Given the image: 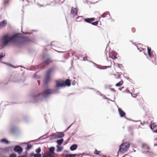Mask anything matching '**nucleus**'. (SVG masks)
I'll use <instances>...</instances> for the list:
<instances>
[{
  "mask_svg": "<svg viewBox=\"0 0 157 157\" xmlns=\"http://www.w3.org/2000/svg\"><path fill=\"white\" fill-rule=\"evenodd\" d=\"M56 92V91L47 88L40 94L31 95L30 98L32 99L31 101L34 102H37L40 100L46 101L52 95L55 94Z\"/></svg>",
  "mask_w": 157,
  "mask_h": 157,
  "instance_id": "1",
  "label": "nucleus"
},
{
  "mask_svg": "<svg viewBox=\"0 0 157 157\" xmlns=\"http://www.w3.org/2000/svg\"><path fill=\"white\" fill-rule=\"evenodd\" d=\"M21 33H15L11 35V43L16 44L18 46L20 45V43H21Z\"/></svg>",
  "mask_w": 157,
  "mask_h": 157,
  "instance_id": "2",
  "label": "nucleus"
},
{
  "mask_svg": "<svg viewBox=\"0 0 157 157\" xmlns=\"http://www.w3.org/2000/svg\"><path fill=\"white\" fill-rule=\"evenodd\" d=\"M11 36H9L8 34H5L2 38V42L0 46L3 48L8 45L9 43H11Z\"/></svg>",
  "mask_w": 157,
  "mask_h": 157,
  "instance_id": "3",
  "label": "nucleus"
},
{
  "mask_svg": "<svg viewBox=\"0 0 157 157\" xmlns=\"http://www.w3.org/2000/svg\"><path fill=\"white\" fill-rule=\"evenodd\" d=\"M129 146L130 144L128 143H122L120 146L119 151L121 153H124L128 151Z\"/></svg>",
  "mask_w": 157,
  "mask_h": 157,
  "instance_id": "4",
  "label": "nucleus"
},
{
  "mask_svg": "<svg viewBox=\"0 0 157 157\" xmlns=\"http://www.w3.org/2000/svg\"><path fill=\"white\" fill-rule=\"evenodd\" d=\"M54 69V67H52L48 69V70L46 73V75L44 81V85L45 86H47L48 84L49 81V78L50 76L51 73L53 71Z\"/></svg>",
  "mask_w": 157,
  "mask_h": 157,
  "instance_id": "5",
  "label": "nucleus"
},
{
  "mask_svg": "<svg viewBox=\"0 0 157 157\" xmlns=\"http://www.w3.org/2000/svg\"><path fill=\"white\" fill-rule=\"evenodd\" d=\"M147 48L148 56L150 57V58H154V61L152 59V61L156 65L157 64V58L153 54V52H151V48H149L148 47H147Z\"/></svg>",
  "mask_w": 157,
  "mask_h": 157,
  "instance_id": "6",
  "label": "nucleus"
},
{
  "mask_svg": "<svg viewBox=\"0 0 157 157\" xmlns=\"http://www.w3.org/2000/svg\"><path fill=\"white\" fill-rule=\"evenodd\" d=\"M21 43H20V45L23 44L24 43H28L33 41L29 39L28 37L22 36L21 34L20 39Z\"/></svg>",
  "mask_w": 157,
  "mask_h": 157,
  "instance_id": "7",
  "label": "nucleus"
},
{
  "mask_svg": "<svg viewBox=\"0 0 157 157\" xmlns=\"http://www.w3.org/2000/svg\"><path fill=\"white\" fill-rule=\"evenodd\" d=\"M143 152L146 153L149 152L150 147L149 146L146 144H142L141 146Z\"/></svg>",
  "mask_w": 157,
  "mask_h": 157,
  "instance_id": "8",
  "label": "nucleus"
},
{
  "mask_svg": "<svg viewBox=\"0 0 157 157\" xmlns=\"http://www.w3.org/2000/svg\"><path fill=\"white\" fill-rule=\"evenodd\" d=\"M13 150L14 151L17 152L19 154H21L23 151V149L20 146L18 145L16 146Z\"/></svg>",
  "mask_w": 157,
  "mask_h": 157,
  "instance_id": "9",
  "label": "nucleus"
},
{
  "mask_svg": "<svg viewBox=\"0 0 157 157\" xmlns=\"http://www.w3.org/2000/svg\"><path fill=\"white\" fill-rule=\"evenodd\" d=\"M9 130L14 133H15L17 131V127L13 124H12L10 125L9 127Z\"/></svg>",
  "mask_w": 157,
  "mask_h": 157,
  "instance_id": "10",
  "label": "nucleus"
},
{
  "mask_svg": "<svg viewBox=\"0 0 157 157\" xmlns=\"http://www.w3.org/2000/svg\"><path fill=\"white\" fill-rule=\"evenodd\" d=\"M78 9L77 8H74L72 7L71 10V14L74 15H76L78 14Z\"/></svg>",
  "mask_w": 157,
  "mask_h": 157,
  "instance_id": "11",
  "label": "nucleus"
},
{
  "mask_svg": "<svg viewBox=\"0 0 157 157\" xmlns=\"http://www.w3.org/2000/svg\"><path fill=\"white\" fill-rule=\"evenodd\" d=\"M95 20V18L94 17L87 18L84 19V21L86 22L91 23L92 22Z\"/></svg>",
  "mask_w": 157,
  "mask_h": 157,
  "instance_id": "12",
  "label": "nucleus"
},
{
  "mask_svg": "<svg viewBox=\"0 0 157 157\" xmlns=\"http://www.w3.org/2000/svg\"><path fill=\"white\" fill-rule=\"evenodd\" d=\"M56 88H59L60 87H64V84L63 82L61 83L58 81H56Z\"/></svg>",
  "mask_w": 157,
  "mask_h": 157,
  "instance_id": "13",
  "label": "nucleus"
},
{
  "mask_svg": "<svg viewBox=\"0 0 157 157\" xmlns=\"http://www.w3.org/2000/svg\"><path fill=\"white\" fill-rule=\"evenodd\" d=\"M64 83V87L66 86H70L71 85L70 80L69 79H67L64 82H63Z\"/></svg>",
  "mask_w": 157,
  "mask_h": 157,
  "instance_id": "14",
  "label": "nucleus"
},
{
  "mask_svg": "<svg viewBox=\"0 0 157 157\" xmlns=\"http://www.w3.org/2000/svg\"><path fill=\"white\" fill-rule=\"evenodd\" d=\"M55 149V147H50L49 149V152L47 153L50 154L51 155H54L55 156V153L54 152Z\"/></svg>",
  "mask_w": 157,
  "mask_h": 157,
  "instance_id": "15",
  "label": "nucleus"
},
{
  "mask_svg": "<svg viewBox=\"0 0 157 157\" xmlns=\"http://www.w3.org/2000/svg\"><path fill=\"white\" fill-rule=\"evenodd\" d=\"M118 111L120 116L121 117H124L125 115V113L120 108L118 109Z\"/></svg>",
  "mask_w": 157,
  "mask_h": 157,
  "instance_id": "16",
  "label": "nucleus"
},
{
  "mask_svg": "<svg viewBox=\"0 0 157 157\" xmlns=\"http://www.w3.org/2000/svg\"><path fill=\"white\" fill-rule=\"evenodd\" d=\"M7 24V21L4 20L0 22V29L5 27Z\"/></svg>",
  "mask_w": 157,
  "mask_h": 157,
  "instance_id": "17",
  "label": "nucleus"
},
{
  "mask_svg": "<svg viewBox=\"0 0 157 157\" xmlns=\"http://www.w3.org/2000/svg\"><path fill=\"white\" fill-rule=\"evenodd\" d=\"M56 135L57 138H61L64 136V134L62 132H58Z\"/></svg>",
  "mask_w": 157,
  "mask_h": 157,
  "instance_id": "18",
  "label": "nucleus"
},
{
  "mask_svg": "<svg viewBox=\"0 0 157 157\" xmlns=\"http://www.w3.org/2000/svg\"><path fill=\"white\" fill-rule=\"evenodd\" d=\"M78 146L76 144H73L70 147V149L71 151H74L75 150L77 147Z\"/></svg>",
  "mask_w": 157,
  "mask_h": 157,
  "instance_id": "19",
  "label": "nucleus"
},
{
  "mask_svg": "<svg viewBox=\"0 0 157 157\" xmlns=\"http://www.w3.org/2000/svg\"><path fill=\"white\" fill-rule=\"evenodd\" d=\"M30 156H33L34 157H41V155L40 153L34 154L33 153H32L30 154Z\"/></svg>",
  "mask_w": 157,
  "mask_h": 157,
  "instance_id": "20",
  "label": "nucleus"
},
{
  "mask_svg": "<svg viewBox=\"0 0 157 157\" xmlns=\"http://www.w3.org/2000/svg\"><path fill=\"white\" fill-rule=\"evenodd\" d=\"M54 155H51L50 154L45 153L44 155H43L42 157H54Z\"/></svg>",
  "mask_w": 157,
  "mask_h": 157,
  "instance_id": "21",
  "label": "nucleus"
},
{
  "mask_svg": "<svg viewBox=\"0 0 157 157\" xmlns=\"http://www.w3.org/2000/svg\"><path fill=\"white\" fill-rule=\"evenodd\" d=\"M157 126V125L154 122L151 124L150 128L151 129L153 130V129L155 128Z\"/></svg>",
  "mask_w": 157,
  "mask_h": 157,
  "instance_id": "22",
  "label": "nucleus"
},
{
  "mask_svg": "<svg viewBox=\"0 0 157 157\" xmlns=\"http://www.w3.org/2000/svg\"><path fill=\"white\" fill-rule=\"evenodd\" d=\"M63 141V139H61L60 140H58L56 141V143L58 144V145H61Z\"/></svg>",
  "mask_w": 157,
  "mask_h": 157,
  "instance_id": "23",
  "label": "nucleus"
},
{
  "mask_svg": "<svg viewBox=\"0 0 157 157\" xmlns=\"http://www.w3.org/2000/svg\"><path fill=\"white\" fill-rule=\"evenodd\" d=\"M52 61L49 58H48L46 60H44L43 62L44 63L48 64L49 63Z\"/></svg>",
  "mask_w": 157,
  "mask_h": 157,
  "instance_id": "24",
  "label": "nucleus"
},
{
  "mask_svg": "<svg viewBox=\"0 0 157 157\" xmlns=\"http://www.w3.org/2000/svg\"><path fill=\"white\" fill-rule=\"evenodd\" d=\"M123 83V81L122 80H121L118 82L116 84L117 86H121Z\"/></svg>",
  "mask_w": 157,
  "mask_h": 157,
  "instance_id": "25",
  "label": "nucleus"
},
{
  "mask_svg": "<svg viewBox=\"0 0 157 157\" xmlns=\"http://www.w3.org/2000/svg\"><path fill=\"white\" fill-rule=\"evenodd\" d=\"M56 147L57 148V149L56 150V151L58 152H59L62 150V148L61 147H60L58 145H57Z\"/></svg>",
  "mask_w": 157,
  "mask_h": 157,
  "instance_id": "26",
  "label": "nucleus"
},
{
  "mask_svg": "<svg viewBox=\"0 0 157 157\" xmlns=\"http://www.w3.org/2000/svg\"><path fill=\"white\" fill-rule=\"evenodd\" d=\"M109 57L113 59H115L117 58V57L113 54H110L109 55Z\"/></svg>",
  "mask_w": 157,
  "mask_h": 157,
  "instance_id": "27",
  "label": "nucleus"
},
{
  "mask_svg": "<svg viewBox=\"0 0 157 157\" xmlns=\"http://www.w3.org/2000/svg\"><path fill=\"white\" fill-rule=\"evenodd\" d=\"M51 139H57V137L56 136V135H55V134H52L51 135Z\"/></svg>",
  "mask_w": 157,
  "mask_h": 157,
  "instance_id": "28",
  "label": "nucleus"
},
{
  "mask_svg": "<svg viewBox=\"0 0 157 157\" xmlns=\"http://www.w3.org/2000/svg\"><path fill=\"white\" fill-rule=\"evenodd\" d=\"M1 141V142H5L6 144H9V141L8 140H7L5 139H2Z\"/></svg>",
  "mask_w": 157,
  "mask_h": 157,
  "instance_id": "29",
  "label": "nucleus"
},
{
  "mask_svg": "<svg viewBox=\"0 0 157 157\" xmlns=\"http://www.w3.org/2000/svg\"><path fill=\"white\" fill-rule=\"evenodd\" d=\"M110 67V66H100L99 65V67H98V68L99 69H106L107 67Z\"/></svg>",
  "mask_w": 157,
  "mask_h": 157,
  "instance_id": "30",
  "label": "nucleus"
},
{
  "mask_svg": "<svg viewBox=\"0 0 157 157\" xmlns=\"http://www.w3.org/2000/svg\"><path fill=\"white\" fill-rule=\"evenodd\" d=\"M32 147V146L31 145H28L27 147L25 148V149L26 150H29L30 149H31Z\"/></svg>",
  "mask_w": 157,
  "mask_h": 157,
  "instance_id": "31",
  "label": "nucleus"
},
{
  "mask_svg": "<svg viewBox=\"0 0 157 157\" xmlns=\"http://www.w3.org/2000/svg\"><path fill=\"white\" fill-rule=\"evenodd\" d=\"M36 151L37 153H39L41 151V148L40 147H39L37 149H36Z\"/></svg>",
  "mask_w": 157,
  "mask_h": 157,
  "instance_id": "32",
  "label": "nucleus"
},
{
  "mask_svg": "<svg viewBox=\"0 0 157 157\" xmlns=\"http://www.w3.org/2000/svg\"><path fill=\"white\" fill-rule=\"evenodd\" d=\"M117 66L119 68L121 69H122V68H123V66L122 64L117 63Z\"/></svg>",
  "mask_w": 157,
  "mask_h": 157,
  "instance_id": "33",
  "label": "nucleus"
},
{
  "mask_svg": "<svg viewBox=\"0 0 157 157\" xmlns=\"http://www.w3.org/2000/svg\"><path fill=\"white\" fill-rule=\"evenodd\" d=\"M91 24L93 25L96 26L98 24V21L92 22Z\"/></svg>",
  "mask_w": 157,
  "mask_h": 157,
  "instance_id": "34",
  "label": "nucleus"
},
{
  "mask_svg": "<svg viewBox=\"0 0 157 157\" xmlns=\"http://www.w3.org/2000/svg\"><path fill=\"white\" fill-rule=\"evenodd\" d=\"M7 64L9 66H10V67H13V68H16L17 67H22V66H18V67H15L13 65H11V64Z\"/></svg>",
  "mask_w": 157,
  "mask_h": 157,
  "instance_id": "35",
  "label": "nucleus"
},
{
  "mask_svg": "<svg viewBox=\"0 0 157 157\" xmlns=\"http://www.w3.org/2000/svg\"><path fill=\"white\" fill-rule=\"evenodd\" d=\"M16 156L15 154L12 153L10 155L9 157H16Z\"/></svg>",
  "mask_w": 157,
  "mask_h": 157,
  "instance_id": "36",
  "label": "nucleus"
},
{
  "mask_svg": "<svg viewBox=\"0 0 157 157\" xmlns=\"http://www.w3.org/2000/svg\"><path fill=\"white\" fill-rule=\"evenodd\" d=\"M5 56L4 54L3 53H2L0 55V59H2L3 57H4Z\"/></svg>",
  "mask_w": 157,
  "mask_h": 157,
  "instance_id": "37",
  "label": "nucleus"
},
{
  "mask_svg": "<svg viewBox=\"0 0 157 157\" xmlns=\"http://www.w3.org/2000/svg\"><path fill=\"white\" fill-rule=\"evenodd\" d=\"M21 81V79L20 78H18L17 79L16 81H14V82H19Z\"/></svg>",
  "mask_w": 157,
  "mask_h": 157,
  "instance_id": "38",
  "label": "nucleus"
},
{
  "mask_svg": "<svg viewBox=\"0 0 157 157\" xmlns=\"http://www.w3.org/2000/svg\"><path fill=\"white\" fill-rule=\"evenodd\" d=\"M132 30L133 33H134L136 31V29L135 28L133 27L132 29Z\"/></svg>",
  "mask_w": 157,
  "mask_h": 157,
  "instance_id": "39",
  "label": "nucleus"
},
{
  "mask_svg": "<svg viewBox=\"0 0 157 157\" xmlns=\"http://www.w3.org/2000/svg\"><path fill=\"white\" fill-rule=\"evenodd\" d=\"M100 151H99V153H98V154H99V157H105L104 155H100Z\"/></svg>",
  "mask_w": 157,
  "mask_h": 157,
  "instance_id": "40",
  "label": "nucleus"
},
{
  "mask_svg": "<svg viewBox=\"0 0 157 157\" xmlns=\"http://www.w3.org/2000/svg\"><path fill=\"white\" fill-rule=\"evenodd\" d=\"M90 62H91L92 63L94 64V66L96 67L97 68H98V66H97V65L96 64V63H93V62H92L91 61H90Z\"/></svg>",
  "mask_w": 157,
  "mask_h": 157,
  "instance_id": "41",
  "label": "nucleus"
},
{
  "mask_svg": "<svg viewBox=\"0 0 157 157\" xmlns=\"http://www.w3.org/2000/svg\"><path fill=\"white\" fill-rule=\"evenodd\" d=\"M106 14L104 13L101 15V17H106Z\"/></svg>",
  "mask_w": 157,
  "mask_h": 157,
  "instance_id": "42",
  "label": "nucleus"
},
{
  "mask_svg": "<svg viewBox=\"0 0 157 157\" xmlns=\"http://www.w3.org/2000/svg\"><path fill=\"white\" fill-rule=\"evenodd\" d=\"M67 157H72L71 154H67L66 155Z\"/></svg>",
  "mask_w": 157,
  "mask_h": 157,
  "instance_id": "43",
  "label": "nucleus"
},
{
  "mask_svg": "<svg viewBox=\"0 0 157 157\" xmlns=\"http://www.w3.org/2000/svg\"><path fill=\"white\" fill-rule=\"evenodd\" d=\"M94 153L97 155H98V151L97 150H95L94 152Z\"/></svg>",
  "mask_w": 157,
  "mask_h": 157,
  "instance_id": "44",
  "label": "nucleus"
},
{
  "mask_svg": "<svg viewBox=\"0 0 157 157\" xmlns=\"http://www.w3.org/2000/svg\"><path fill=\"white\" fill-rule=\"evenodd\" d=\"M110 90L112 91L115 92L116 91L115 89L113 88H110Z\"/></svg>",
  "mask_w": 157,
  "mask_h": 157,
  "instance_id": "45",
  "label": "nucleus"
},
{
  "mask_svg": "<svg viewBox=\"0 0 157 157\" xmlns=\"http://www.w3.org/2000/svg\"><path fill=\"white\" fill-rule=\"evenodd\" d=\"M83 59L84 61L86 60L87 59V57H84L83 58Z\"/></svg>",
  "mask_w": 157,
  "mask_h": 157,
  "instance_id": "46",
  "label": "nucleus"
},
{
  "mask_svg": "<svg viewBox=\"0 0 157 157\" xmlns=\"http://www.w3.org/2000/svg\"><path fill=\"white\" fill-rule=\"evenodd\" d=\"M71 155H72V157H75L77 155L76 154H71Z\"/></svg>",
  "mask_w": 157,
  "mask_h": 157,
  "instance_id": "47",
  "label": "nucleus"
},
{
  "mask_svg": "<svg viewBox=\"0 0 157 157\" xmlns=\"http://www.w3.org/2000/svg\"><path fill=\"white\" fill-rule=\"evenodd\" d=\"M76 82L75 81V80L73 81V82L72 83V85H74L75 84V83Z\"/></svg>",
  "mask_w": 157,
  "mask_h": 157,
  "instance_id": "48",
  "label": "nucleus"
},
{
  "mask_svg": "<svg viewBox=\"0 0 157 157\" xmlns=\"http://www.w3.org/2000/svg\"><path fill=\"white\" fill-rule=\"evenodd\" d=\"M55 51H57V52H60V53H63V52H62V51H57L56 50H55Z\"/></svg>",
  "mask_w": 157,
  "mask_h": 157,
  "instance_id": "49",
  "label": "nucleus"
},
{
  "mask_svg": "<svg viewBox=\"0 0 157 157\" xmlns=\"http://www.w3.org/2000/svg\"><path fill=\"white\" fill-rule=\"evenodd\" d=\"M153 132L156 133H157V128L155 130H153Z\"/></svg>",
  "mask_w": 157,
  "mask_h": 157,
  "instance_id": "50",
  "label": "nucleus"
},
{
  "mask_svg": "<svg viewBox=\"0 0 157 157\" xmlns=\"http://www.w3.org/2000/svg\"><path fill=\"white\" fill-rule=\"evenodd\" d=\"M2 153V151L1 149H0V155H1Z\"/></svg>",
  "mask_w": 157,
  "mask_h": 157,
  "instance_id": "51",
  "label": "nucleus"
},
{
  "mask_svg": "<svg viewBox=\"0 0 157 157\" xmlns=\"http://www.w3.org/2000/svg\"><path fill=\"white\" fill-rule=\"evenodd\" d=\"M18 157H27V156H25V155H22V156H19Z\"/></svg>",
  "mask_w": 157,
  "mask_h": 157,
  "instance_id": "52",
  "label": "nucleus"
},
{
  "mask_svg": "<svg viewBox=\"0 0 157 157\" xmlns=\"http://www.w3.org/2000/svg\"><path fill=\"white\" fill-rule=\"evenodd\" d=\"M120 75H118V76L116 78H120Z\"/></svg>",
  "mask_w": 157,
  "mask_h": 157,
  "instance_id": "53",
  "label": "nucleus"
},
{
  "mask_svg": "<svg viewBox=\"0 0 157 157\" xmlns=\"http://www.w3.org/2000/svg\"><path fill=\"white\" fill-rule=\"evenodd\" d=\"M22 32L23 33H24V34H28V33H27V32L24 33V32H23L22 31Z\"/></svg>",
  "mask_w": 157,
  "mask_h": 157,
  "instance_id": "54",
  "label": "nucleus"
},
{
  "mask_svg": "<svg viewBox=\"0 0 157 157\" xmlns=\"http://www.w3.org/2000/svg\"><path fill=\"white\" fill-rule=\"evenodd\" d=\"M154 146H157V144H154Z\"/></svg>",
  "mask_w": 157,
  "mask_h": 157,
  "instance_id": "55",
  "label": "nucleus"
},
{
  "mask_svg": "<svg viewBox=\"0 0 157 157\" xmlns=\"http://www.w3.org/2000/svg\"><path fill=\"white\" fill-rule=\"evenodd\" d=\"M22 144H27L26 143H22Z\"/></svg>",
  "mask_w": 157,
  "mask_h": 157,
  "instance_id": "56",
  "label": "nucleus"
},
{
  "mask_svg": "<svg viewBox=\"0 0 157 157\" xmlns=\"http://www.w3.org/2000/svg\"><path fill=\"white\" fill-rule=\"evenodd\" d=\"M71 125H70L69 127H68V128H67V129H68V128L70 127Z\"/></svg>",
  "mask_w": 157,
  "mask_h": 157,
  "instance_id": "57",
  "label": "nucleus"
},
{
  "mask_svg": "<svg viewBox=\"0 0 157 157\" xmlns=\"http://www.w3.org/2000/svg\"><path fill=\"white\" fill-rule=\"evenodd\" d=\"M37 82H38V83L39 84V81H37Z\"/></svg>",
  "mask_w": 157,
  "mask_h": 157,
  "instance_id": "58",
  "label": "nucleus"
},
{
  "mask_svg": "<svg viewBox=\"0 0 157 157\" xmlns=\"http://www.w3.org/2000/svg\"><path fill=\"white\" fill-rule=\"evenodd\" d=\"M39 6H40V7H41V6H42V5H39Z\"/></svg>",
  "mask_w": 157,
  "mask_h": 157,
  "instance_id": "59",
  "label": "nucleus"
},
{
  "mask_svg": "<svg viewBox=\"0 0 157 157\" xmlns=\"http://www.w3.org/2000/svg\"><path fill=\"white\" fill-rule=\"evenodd\" d=\"M86 155H89L88 154H86Z\"/></svg>",
  "mask_w": 157,
  "mask_h": 157,
  "instance_id": "60",
  "label": "nucleus"
},
{
  "mask_svg": "<svg viewBox=\"0 0 157 157\" xmlns=\"http://www.w3.org/2000/svg\"><path fill=\"white\" fill-rule=\"evenodd\" d=\"M32 141H29V142H32Z\"/></svg>",
  "mask_w": 157,
  "mask_h": 157,
  "instance_id": "61",
  "label": "nucleus"
},
{
  "mask_svg": "<svg viewBox=\"0 0 157 157\" xmlns=\"http://www.w3.org/2000/svg\"><path fill=\"white\" fill-rule=\"evenodd\" d=\"M155 140H157V139H155Z\"/></svg>",
  "mask_w": 157,
  "mask_h": 157,
  "instance_id": "62",
  "label": "nucleus"
},
{
  "mask_svg": "<svg viewBox=\"0 0 157 157\" xmlns=\"http://www.w3.org/2000/svg\"><path fill=\"white\" fill-rule=\"evenodd\" d=\"M100 19H101V17H100L99 19V20H100Z\"/></svg>",
  "mask_w": 157,
  "mask_h": 157,
  "instance_id": "63",
  "label": "nucleus"
},
{
  "mask_svg": "<svg viewBox=\"0 0 157 157\" xmlns=\"http://www.w3.org/2000/svg\"><path fill=\"white\" fill-rule=\"evenodd\" d=\"M97 93H98V91H97Z\"/></svg>",
  "mask_w": 157,
  "mask_h": 157,
  "instance_id": "64",
  "label": "nucleus"
}]
</instances>
